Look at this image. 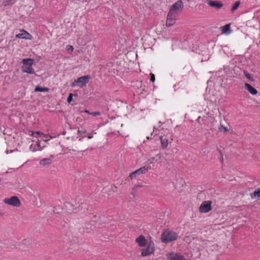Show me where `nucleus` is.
<instances>
[{
    "label": "nucleus",
    "mask_w": 260,
    "mask_h": 260,
    "mask_svg": "<svg viewBox=\"0 0 260 260\" xmlns=\"http://www.w3.org/2000/svg\"><path fill=\"white\" fill-rule=\"evenodd\" d=\"M178 238L177 234L173 231L165 230L161 235L162 242L168 243L176 240Z\"/></svg>",
    "instance_id": "obj_1"
},
{
    "label": "nucleus",
    "mask_w": 260,
    "mask_h": 260,
    "mask_svg": "<svg viewBox=\"0 0 260 260\" xmlns=\"http://www.w3.org/2000/svg\"><path fill=\"white\" fill-rule=\"evenodd\" d=\"M22 62L23 63V66L22 67V71L23 72L29 74H34L35 73V71L31 67L33 63V60L32 59H23Z\"/></svg>",
    "instance_id": "obj_2"
},
{
    "label": "nucleus",
    "mask_w": 260,
    "mask_h": 260,
    "mask_svg": "<svg viewBox=\"0 0 260 260\" xmlns=\"http://www.w3.org/2000/svg\"><path fill=\"white\" fill-rule=\"evenodd\" d=\"M4 203L7 205L14 207H19L20 205V201L17 196H13L10 198H5Z\"/></svg>",
    "instance_id": "obj_3"
},
{
    "label": "nucleus",
    "mask_w": 260,
    "mask_h": 260,
    "mask_svg": "<svg viewBox=\"0 0 260 260\" xmlns=\"http://www.w3.org/2000/svg\"><path fill=\"white\" fill-rule=\"evenodd\" d=\"M154 251V244L151 242L149 243L146 248L141 250V256H146L152 254Z\"/></svg>",
    "instance_id": "obj_4"
},
{
    "label": "nucleus",
    "mask_w": 260,
    "mask_h": 260,
    "mask_svg": "<svg viewBox=\"0 0 260 260\" xmlns=\"http://www.w3.org/2000/svg\"><path fill=\"white\" fill-rule=\"evenodd\" d=\"M211 202L210 201H206L203 202L199 208V211L201 213H207L211 210Z\"/></svg>",
    "instance_id": "obj_5"
},
{
    "label": "nucleus",
    "mask_w": 260,
    "mask_h": 260,
    "mask_svg": "<svg viewBox=\"0 0 260 260\" xmlns=\"http://www.w3.org/2000/svg\"><path fill=\"white\" fill-rule=\"evenodd\" d=\"M177 15V13H173L172 12H169L166 21V25L167 26H171L175 24L176 20Z\"/></svg>",
    "instance_id": "obj_6"
},
{
    "label": "nucleus",
    "mask_w": 260,
    "mask_h": 260,
    "mask_svg": "<svg viewBox=\"0 0 260 260\" xmlns=\"http://www.w3.org/2000/svg\"><path fill=\"white\" fill-rule=\"evenodd\" d=\"M183 8V5L182 1L179 0L175 2L170 8L169 12H172L173 13H177V11L181 10Z\"/></svg>",
    "instance_id": "obj_7"
},
{
    "label": "nucleus",
    "mask_w": 260,
    "mask_h": 260,
    "mask_svg": "<svg viewBox=\"0 0 260 260\" xmlns=\"http://www.w3.org/2000/svg\"><path fill=\"white\" fill-rule=\"evenodd\" d=\"M148 167H147L146 166L141 167L140 169L131 173L129 175V177L132 179L136 177L137 175L145 174L148 171Z\"/></svg>",
    "instance_id": "obj_8"
},
{
    "label": "nucleus",
    "mask_w": 260,
    "mask_h": 260,
    "mask_svg": "<svg viewBox=\"0 0 260 260\" xmlns=\"http://www.w3.org/2000/svg\"><path fill=\"white\" fill-rule=\"evenodd\" d=\"M90 77L89 76H83L76 79V82L80 84L79 86L82 88L86 85L89 82Z\"/></svg>",
    "instance_id": "obj_9"
},
{
    "label": "nucleus",
    "mask_w": 260,
    "mask_h": 260,
    "mask_svg": "<svg viewBox=\"0 0 260 260\" xmlns=\"http://www.w3.org/2000/svg\"><path fill=\"white\" fill-rule=\"evenodd\" d=\"M167 257L168 260H186L184 256L175 252L167 254Z\"/></svg>",
    "instance_id": "obj_10"
},
{
    "label": "nucleus",
    "mask_w": 260,
    "mask_h": 260,
    "mask_svg": "<svg viewBox=\"0 0 260 260\" xmlns=\"http://www.w3.org/2000/svg\"><path fill=\"white\" fill-rule=\"evenodd\" d=\"M16 38L31 40L32 36L24 29L20 30V33L15 36Z\"/></svg>",
    "instance_id": "obj_11"
},
{
    "label": "nucleus",
    "mask_w": 260,
    "mask_h": 260,
    "mask_svg": "<svg viewBox=\"0 0 260 260\" xmlns=\"http://www.w3.org/2000/svg\"><path fill=\"white\" fill-rule=\"evenodd\" d=\"M206 2L209 6L215 8L216 9H220L223 5L222 3L217 1L207 0Z\"/></svg>",
    "instance_id": "obj_12"
},
{
    "label": "nucleus",
    "mask_w": 260,
    "mask_h": 260,
    "mask_svg": "<svg viewBox=\"0 0 260 260\" xmlns=\"http://www.w3.org/2000/svg\"><path fill=\"white\" fill-rule=\"evenodd\" d=\"M136 242L140 247H144L146 245V240L143 235H140L136 239Z\"/></svg>",
    "instance_id": "obj_13"
},
{
    "label": "nucleus",
    "mask_w": 260,
    "mask_h": 260,
    "mask_svg": "<svg viewBox=\"0 0 260 260\" xmlns=\"http://www.w3.org/2000/svg\"><path fill=\"white\" fill-rule=\"evenodd\" d=\"M245 87L246 89L252 95H255L257 93V91L256 89L253 87L251 85L247 83H245Z\"/></svg>",
    "instance_id": "obj_14"
},
{
    "label": "nucleus",
    "mask_w": 260,
    "mask_h": 260,
    "mask_svg": "<svg viewBox=\"0 0 260 260\" xmlns=\"http://www.w3.org/2000/svg\"><path fill=\"white\" fill-rule=\"evenodd\" d=\"M160 140L161 145V147L163 149L166 148L169 144V139L166 138V137L165 136H160Z\"/></svg>",
    "instance_id": "obj_15"
},
{
    "label": "nucleus",
    "mask_w": 260,
    "mask_h": 260,
    "mask_svg": "<svg viewBox=\"0 0 260 260\" xmlns=\"http://www.w3.org/2000/svg\"><path fill=\"white\" fill-rule=\"evenodd\" d=\"M222 33L225 34H230L232 30L230 28V24H227L220 27Z\"/></svg>",
    "instance_id": "obj_16"
},
{
    "label": "nucleus",
    "mask_w": 260,
    "mask_h": 260,
    "mask_svg": "<svg viewBox=\"0 0 260 260\" xmlns=\"http://www.w3.org/2000/svg\"><path fill=\"white\" fill-rule=\"evenodd\" d=\"M252 198H257L258 200L260 199V188L255 190L253 194H251Z\"/></svg>",
    "instance_id": "obj_17"
},
{
    "label": "nucleus",
    "mask_w": 260,
    "mask_h": 260,
    "mask_svg": "<svg viewBox=\"0 0 260 260\" xmlns=\"http://www.w3.org/2000/svg\"><path fill=\"white\" fill-rule=\"evenodd\" d=\"M15 3L14 0H5L3 2V5L7 6L8 5H13Z\"/></svg>",
    "instance_id": "obj_18"
},
{
    "label": "nucleus",
    "mask_w": 260,
    "mask_h": 260,
    "mask_svg": "<svg viewBox=\"0 0 260 260\" xmlns=\"http://www.w3.org/2000/svg\"><path fill=\"white\" fill-rule=\"evenodd\" d=\"M35 91L43 92V91H48V89L47 88H42V87H41L40 86H37L35 87Z\"/></svg>",
    "instance_id": "obj_19"
},
{
    "label": "nucleus",
    "mask_w": 260,
    "mask_h": 260,
    "mask_svg": "<svg viewBox=\"0 0 260 260\" xmlns=\"http://www.w3.org/2000/svg\"><path fill=\"white\" fill-rule=\"evenodd\" d=\"M240 4V1H237L234 4L231 9V11L232 13H233L238 8Z\"/></svg>",
    "instance_id": "obj_20"
},
{
    "label": "nucleus",
    "mask_w": 260,
    "mask_h": 260,
    "mask_svg": "<svg viewBox=\"0 0 260 260\" xmlns=\"http://www.w3.org/2000/svg\"><path fill=\"white\" fill-rule=\"evenodd\" d=\"M244 75L249 80H250L251 81H253V79L251 77V75L250 74H249L247 72L244 71Z\"/></svg>",
    "instance_id": "obj_21"
},
{
    "label": "nucleus",
    "mask_w": 260,
    "mask_h": 260,
    "mask_svg": "<svg viewBox=\"0 0 260 260\" xmlns=\"http://www.w3.org/2000/svg\"><path fill=\"white\" fill-rule=\"evenodd\" d=\"M53 157H54V156L53 155H51L49 158H47L43 159L42 161L44 162V161H56V159H51V158H53Z\"/></svg>",
    "instance_id": "obj_22"
},
{
    "label": "nucleus",
    "mask_w": 260,
    "mask_h": 260,
    "mask_svg": "<svg viewBox=\"0 0 260 260\" xmlns=\"http://www.w3.org/2000/svg\"><path fill=\"white\" fill-rule=\"evenodd\" d=\"M35 135H40V138H41L42 136H43V135L42 134H41L40 132H39L38 131L31 132V136H34ZM42 139H43V138H42Z\"/></svg>",
    "instance_id": "obj_23"
},
{
    "label": "nucleus",
    "mask_w": 260,
    "mask_h": 260,
    "mask_svg": "<svg viewBox=\"0 0 260 260\" xmlns=\"http://www.w3.org/2000/svg\"><path fill=\"white\" fill-rule=\"evenodd\" d=\"M73 100V94L70 93L67 98V102L70 103Z\"/></svg>",
    "instance_id": "obj_24"
},
{
    "label": "nucleus",
    "mask_w": 260,
    "mask_h": 260,
    "mask_svg": "<svg viewBox=\"0 0 260 260\" xmlns=\"http://www.w3.org/2000/svg\"><path fill=\"white\" fill-rule=\"evenodd\" d=\"M220 131H224V132H228L229 131L228 128L226 127H225L222 125H220V127L219 128Z\"/></svg>",
    "instance_id": "obj_25"
},
{
    "label": "nucleus",
    "mask_w": 260,
    "mask_h": 260,
    "mask_svg": "<svg viewBox=\"0 0 260 260\" xmlns=\"http://www.w3.org/2000/svg\"><path fill=\"white\" fill-rule=\"evenodd\" d=\"M90 114L93 115V116H97L100 115L101 114V113L100 112H91V113H90Z\"/></svg>",
    "instance_id": "obj_26"
},
{
    "label": "nucleus",
    "mask_w": 260,
    "mask_h": 260,
    "mask_svg": "<svg viewBox=\"0 0 260 260\" xmlns=\"http://www.w3.org/2000/svg\"><path fill=\"white\" fill-rule=\"evenodd\" d=\"M67 49L69 51H71L72 52L74 50V47L71 45H68L67 46Z\"/></svg>",
    "instance_id": "obj_27"
},
{
    "label": "nucleus",
    "mask_w": 260,
    "mask_h": 260,
    "mask_svg": "<svg viewBox=\"0 0 260 260\" xmlns=\"http://www.w3.org/2000/svg\"><path fill=\"white\" fill-rule=\"evenodd\" d=\"M150 81L151 82H154L155 81V76L153 74H151Z\"/></svg>",
    "instance_id": "obj_28"
},
{
    "label": "nucleus",
    "mask_w": 260,
    "mask_h": 260,
    "mask_svg": "<svg viewBox=\"0 0 260 260\" xmlns=\"http://www.w3.org/2000/svg\"><path fill=\"white\" fill-rule=\"evenodd\" d=\"M77 84H78V83L76 82V80H75L72 83L71 86L72 87H75V86H76L77 85Z\"/></svg>",
    "instance_id": "obj_29"
},
{
    "label": "nucleus",
    "mask_w": 260,
    "mask_h": 260,
    "mask_svg": "<svg viewBox=\"0 0 260 260\" xmlns=\"http://www.w3.org/2000/svg\"><path fill=\"white\" fill-rule=\"evenodd\" d=\"M78 2L81 3L87 2L88 0H77Z\"/></svg>",
    "instance_id": "obj_30"
},
{
    "label": "nucleus",
    "mask_w": 260,
    "mask_h": 260,
    "mask_svg": "<svg viewBox=\"0 0 260 260\" xmlns=\"http://www.w3.org/2000/svg\"><path fill=\"white\" fill-rule=\"evenodd\" d=\"M84 112H85V113H88L89 114H90V113H91L90 112H89V111H88L87 110H85Z\"/></svg>",
    "instance_id": "obj_31"
},
{
    "label": "nucleus",
    "mask_w": 260,
    "mask_h": 260,
    "mask_svg": "<svg viewBox=\"0 0 260 260\" xmlns=\"http://www.w3.org/2000/svg\"><path fill=\"white\" fill-rule=\"evenodd\" d=\"M81 133H82V132L81 131H80V130L78 131V134H81Z\"/></svg>",
    "instance_id": "obj_32"
},
{
    "label": "nucleus",
    "mask_w": 260,
    "mask_h": 260,
    "mask_svg": "<svg viewBox=\"0 0 260 260\" xmlns=\"http://www.w3.org/2000/svg\"><path fill=\"white\" fill-rule=\"evenodd\" d=\"M88 139H91V138H92V136H89L88 137Z\"/></svg>",
    "instance_id": "obj_33"
},
{
    "label": "nucleus",
    "mask_w": 260,
    "mask_h": 260,
    "mask_svg": "<svg viewBox=\"0 0 260 260\" xmlns=\"http://www.w3.org/2000/svg\"><path fill=\"white\" fill-rule=\"evenodd\" d=\"M131 193H132L133 196L134 195V193H133V192H132Z\"/></svg>",
    "instance_id": "obj_34"
}]
</instances>
